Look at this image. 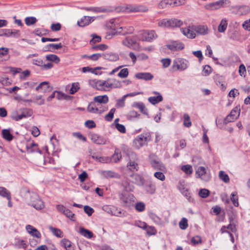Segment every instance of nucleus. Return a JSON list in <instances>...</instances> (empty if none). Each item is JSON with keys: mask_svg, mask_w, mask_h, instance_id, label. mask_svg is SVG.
Returning a JSON list of instances; mask_svg holds the SVG:
<instances>
[{"mask_svg": "<svg viewBox=\"0 0 250 250\" xmlns=\"http://www.w3.org/2000/svg\"><path fill=\"white\" fill-rule=\"evenodd\" d=\"M132 106L139 108L143 114L148 115V110L143 103L135 102L132 104Z\"/></svg>", "mask_w": 250, "mask_h": 250, "instance_id": "obj_34", "label": "nucleus"}, {"mask_svg": "<svg viewBox=\"0 0 250 250\" xmlns=\"http://www.w3.org/2000/svg\"><path fill=\"white\" fill-rule=\"evenodd\" d=\"M21 196L27 204L36 210H40L44 208V203L40 196L35 192L30 191L26 188H23L21 191Z\"/></svg>", "mask_w": 250, "mask_h": 250, "instance_id": "obj_1", "label": "nucleus"}, {"mask_svg": "<svg viewBox=\"0 0 250 250\" xmlns=\"http://www.w3.org/2000/svg\"><path fill=\"white\" fill-rule=\"evenodd\" d=\"M47 61L54 62L56 63H58L60 61V58L55 54H49L45 56Z\"/></svg>", "mask_w": 250, "mask_h": 250, "instance_id": "obj_46", "label": "nucleus"}, {"mask_svg": "<svg viewBox=\"0 0 250 250\" xmlns=\"http://www.w3.org/2000/svg\"><path fill=\"white\" fill-rule=\"evenodd\" d=\"M189 66V62L185 59L177 58L173 61L172 68L175 71H184Z\"/></svg>", "mask_w": 250, "mask_h": 250, "instance_id": "obj_5", "label": "nucleus"}, {"mask_svg": "<svg viewBox=\"0 0 250 250\" xmlns=\"http://www.w3.org/2000/svg\"><path fill=\"white\" fill-rule=\"evenodd\" d=\"M183 125L186 127H189L192 125L190 117L187 113L183 115Z\"/></svg>", "mask_w": 250, "mask_h": 250, "instance_id": "obj_45", "label": "nucleus"}, {"mask_svg": "<svg viewBox=\"0 0 250 250\" xmlns=\"http://www.w3.org/2000/svg\"><path fill=\"white\" fill-rule=\"evenodd\" d=\"M2 135L3 138L8 141H11L13 138L12 134L10 132L9 129H4L2 130Z\"/></svg>", "mask_w": 250, "mask_h": 250, "instance_id": "obj_40", "label": "nucleus"}, {"mask_svg": "<svg viewBox=\"0 0 250 250\" xmlns=\"http://www.w3.org/2000/svg\"><path fill=\"white\" fill-rule=\"evenodd\" d=\"M125 98H124V96L121 99H118L116 101V107L117 108H122L125 106Z\"/></svg>", "mask_w": 250, "mask_h": 250, "instance_id": "obj_57", "label": "nucleus"}, {"mask_svg": "<svg viewBox=\"0 0 250 250\" xmlns=\"http://www.w3.org/2000/svg\"><path fill=\"white\" fill-rule=\"evenodd\" d=\"M95 20L94 17L83 16L80 20L78 21L77 24L80 27H84L89 25Z\"/></svg>", "mask_w": 250, "mask_h": 250, "instance_id": "obj_18", "label": "nucleus"}, {"mask_svg": "<svg viewBox=\"0 0 250 250\" xmlns=\"http://www.w3.org/2000/svg\"><path fill=\"white\" fill-rule=\"evenodd\" d=\"M51 89V88L50 87L49 83L47 82H43L41 83L36 88V90L37 91H41L43 92L49 91Z\"/></svg>", "mask_w": 250, "mask_h": 250, "instance_id": "obj_29", "label": "nucleus"}, {"mask_svg": "<svg viewBox=\"0 0 250 250\" xmlns=\"http://www.w3.org/2000/svg\"><path fill=\"white\" fill-rule=\"evenodd\" d=\"M218 176L219 179L225 183H228L229 182L230 179L229 175L224 171H220L219 172Z\"/></svg>", "mask_w": 250, "mask_h": 250, "instance_id": "obj_44", "label": "nucleus"}, {"mask_svg": "<svg viewBox=\"0 0 250 250\" xmlns=\"http://www.w3.org/2000/svg\"><path fill=\"white\" fill-rule=\"evenodd\" d=\"M128 155L129 161L127 164V167L131 171L138 170V159L136 154L132 152H130Z\"/></svg>", "mask_w": 250, "mask_h": 250, "instance_id": "obj_8", "label": "nucleus"}, {"mask_svg": "<svg viewBox=\"0 0 250 250\" xmlns=\"http://www.w3.org/2000/svg\"><path fill=\"white\" fill-rule=\"evenodd\" d=\"M181 169L186 174H190L193 172L191 166L189 165H184L182 167Z\"/></svg>", "mask_w": 250, "mask_h": 250, "instance_id": "obj_53", "label": "nucleus"}, {"mask_svg": "<svg viewBox=\"0 0 250 250\" xmlns=\"http://www.w3.org/2000/svg\"><path fill=\"white\" fill-rule=\"evenodd\" d=\"M158 25L162 28H170V19H163L159 20Z\"/></svg>", "mask_w": 250, "mask_h": 250, "instance_id": "obj_38", "label": "nucleus"}, {"mask_svg": "<svg viewBox=\"0 0 250 250\" xmlns=\"http://www.w3.org/2000/svg\"><path fill=\"white\" fill-rule=\"evenodd\" d=\"M121 153L118 149H116L114 154L111 157H110L111 159V162L112 161L115 163L119 162L121 160Z\"/></svg>", "mask_w": 250, "mask_h": 250, "instance_id": "obj_43", "label": "nucleus"}, {"mask_svg": "<svg viewBox=\"0 0 250 250\" xmlns=\"http://www.w3.org/2000/svg\"><path fill=\"white\" fill-rule=\"evenodd\" d=\"M0 196L7 198L11 196L10 192L8 190L5 188L0 187Z\"/></svg>", "mask_w": 250, "mask_h": 250, "instance_id": "obj_48", "label": "nucleus"}, {"mask_svg": "<svg viewBox=\"0 0 250 250\" xmlns=\"http://www.w3.org/2000/svg\"><path fill=\"white\" fill-rule=\"evenodd\" d=\"M195 29L196 34L200 35L205 36L208 34L209 32V29L208 26L205 25H195Z\"/></svg>", "mask_w": 250, "mask_h": 250, "instance_id": "obj_24", "label": "nucleus"}, {"mask_svg": "<svg viewBox=\"0 0 250 250\" xmlns=\"http://www.w3.org/2000/svg\"><path fill=\"white\" fill-rule=\"evenodd\" d=\"M116 111V109L115 108H111L109 113L107 114L105 117L104 119L106 121L110 122L112 120L114 117V114Z\"/></svg>", "mask_w": 250, "mask_h": 250, "instance_id": "obj_49", "label": "nucleus"}, {"mask_svg": "<svg viewBox=\"0 0 250 250\" xmlns=\"http://www.w3.org/2000/svg\"><path fill=\"white\" fill-rule=\"evenodd\" d=\"M197 177L204 182H208L211 178L210 174L208 172L206 168L201 166L198 167L196 171Z\"/></svg>", "mask_w": 250, "mask_h": 250, "instance_id": "obj_13", "label": "nucleus"}, {"mask_svg": "<svg viewBox=\"0 0 250 250\" xmlns=\"http://www.w3.org/2000/svg\"><path fill=\"white\" fill-rule=\"evenodd\" d=\"M100 173L103 177L106 178H120V177L118 173L111 170H103Z\"/></svg>", "mask_w": 250, "mask_h": 250, "instance_id": "obj_27", "label": "nucleus"}, {"mask_svg": "<svg viewBox=\"0 0 250 250\" xmlns=\"http://www.w3.org/2000/svg\"><path fill=\"white\" fill-rule=\"evenodd\" d=\"M102 209L105 212L116 216H120L122 213L120 209L111 205H104L102 207Z\"/></svg>", "mask_w": 250, "mask_h": 250, "instance_id": "obj_16", "label": "nucleus"}, {"mask_svg": "<svg viewBox=\"0 0 250 250\" xmlns=\"http://www.w3.org/2000/svg\"><path fill=\"white\" fill-rule=\"evenodd\" d=\"M145 189L147 193L154 194L156 190L155 184L152 180L149 181L148 183L145 185Z\"/></svg>", "mask_w": 250, "mask_h": 250, "instance_id": "obj_22", "label": "nucleus"}, {"mask_svg": "<svg viewBox=\"0 0 250 250\" xmlns=\"http://www.w3.org/2000/svg\"><path fill=\"white\" fill-rule=\"evenodd\" d=\"M63 214L71 220L74 221V214L69 209H66Z\"/></svg>", "mask_w": 250, "mask_h": 250, "instance_id": "obj_64", "label": "nucleus"}, {"mask_svg": "<svg viewBox=\"0 0 250 250\" xmlns=\"http://www.w3.org/2000/svg\"><path fill=\"white\" fill-rule=\"evenodd\" d=\"M183 21L178 19H170V28H175L180 27L183 24Z\"/></svg>", "mask_w": 250, "mask_h": 250, "instance_id": "obj_39", "label": "nucleus"}, {"mask_svg": "<svg viewBox=\"0 0 250 250\" xmlns=\"http://www.w3.org/2000/svg\"><path fill=\"white\" fill-rule=\"evenodd\" d=\"M237 193L236 192H233L231 194V201H232L233 204L235 207H238L239 206V203L238 201V196L237 195Z\"/></svg>", "mask_w": 250, "mask_h": 250, "instance_id": "obj_52", "label": "nucleus"}, {"mask_svg": "<svg viewBox=\"0 0 250 250\" xmlns=\"http://www.w3.org/2000/svg\"><path fill=\"white\" fill-rule=\"evenodd\" d=\"M228 26L227 21L224 19L221 21L219 25L218 26V31L220 33H223L225 31Z\"/></svg>", "mask_w": 250, "mask_h": 250, "instance_id": "obj_41", "label": "nucleus"}, {"mask_svg": "<svg viewBox=\"0 0 250 250\" xmlns=\"http://www.w3.org/2000/svg\"><path fill=\"white\" fill-rule=\"evenodd\" d=\"M179 227L182 229H186L188 227V220L183 218L179 223Z\"/></svg>", "mask_w": 250, "mask_h": 250, "instance_id": "obj_58", "label": "nucleus"}, {"mask_svg": "<svg viewBox=\"0 0 250 250\" xmlns=\"http://www.w3.org/2000/svg\"><path fill=\"white\" fill-rule=\"evenodd\" d=\"M103 58L106 60L115 62L119 59V56L117 53L113 52H106L103 54Z\"/></svg>", "mask_w": 250, "mask_h": 250, "instance_id": "obj_25", "label": "nucleus"}, {"mask_svg": "<svg viewBox=\"0 0 250 250\" xmlns=\"http://www.w3.org/2000/svg\"><path fill=\"white\" fill-rule=\"evenodd\" d=\"M129 74L128 69L126 68L122 69L118 74V76L121 78H126Z\"/></svg>", "mask_w": 250, "mask_h": 250, "instance_id": "obj_56", "label": "nucleus"}, {"mask_svg": "<svg viewBox=\"0 0 250 250\" xmlns=\"http://www.w3.org/2000/svg\"><path fill=\"white\" fill-rule=\"evenodd\" d=\"M236 11V14L240 15H246L250 12V7L248 5L235 6L232 7Z\"/></svg>", "mask_w": 250, "mask_h": 250, "instance_id": "obj_21", "label": "nucleus"}, {"mask_svg": "<svg viewBox=\"0 0 250 250\" xmlns=\"http://www.w3.org/2000/svg\"><path fill=\"white\" fill-rule=\"evenodd\" d=\"M37 19L35 17H27L25 19V22L27 25H31L36 23Z\"/></svg>", "mask_w": 250, "mask_h": 250, "instance_id": "obj_62", "label": "nucleus"}, {"mask_svg": "<svg viewBox=\"0 0 250 250\" xmlns=\"http://www.w3.org/2000/svg\"><path fill=\"white\" fill-rule=\"evenodd\" d=\"M138 35L132 37H127L122 41V44L131 49H135L139 46L137 42Z\"/></svg>", "mask_w": 250, "mask_h": 250, "instance_id": "obj_10", "label": "nucleus"}, {"mask_svg": "<svg viewBox=\"0 0 250 250\" xmlns=\"http://www.w3.org/2000/svg\"><path fill=\"white\" fill-rule=\"evenodd\" d=\"M167 47L172 51H180L184 49L185 44L179 41L171 40L166 45Z\"/></svg>", "mask_w": 250, "mask_h": 250, "instance_id": "obj_14", "label": "nucleus"}, {"mask_svg": "<svg viewBox=\"0 0 250 250\" xmlns=\"http://www.w3.org/2000/svg\"><path fill=\"white\" fill-rule=\"evenodd\" d=\"M79 232L82 235L88 239L91 238L93 236V234L91 231L88 229H85L82 227H80Z\"/></svg>", "mask_w": 250, "mask_h": 250, "instance_id": "obj_35", "label": "nucleus"}, {"mask_svg": "<svg viewBox=\"0 0 250 250\" xmlns=\"http://www.w3.org/2000/svg\"><path fill=\"white\" fill-rule=\"evenodd\" d=\"M154 176L157 179L164 181L165 180L166 177L162 171H158L154 173Z\"/></svg>", "mask_w": 250, "mask_h": 250, "instance_id": "obj_61", "label": "nucleus"}, {"mask_svg": "<svg viewBox=\"0 0 250 250\" xmlns=\"http://www.w3.org/2000/svg\"><path fill=\"white\" fill-rule=\"evenodd\" d=\"M181 193L184 196L188 202L193 203L194 202V198L192 197L188 190L183 188L180 190Z\"/></svg>", "mask_w": 250, "mask_h": 250, "instance_id": "obj_37", "label": "nucleus"}, {"mask_svg": "<svg viewBox=\"0 0 250 250\" xmlns=\"http://www.w3.org/2000/svg\"><path fill=\"white\" fill-rule=\"evenodd\" d=\"M26 230L28 233L31 236L37 238H40L42 236L41 233L36 229L30 225H28L26 226Z\"/></svg>", "mask_w": 250, "mask_h": 250, "instance_id": "obj_23", "label": "nucleus"}, {"mask_svg": "<svg viewBox=\"0 0 250 250\" xmlns=\"http://www.w3.org/2000/svg\"><path fill=\"white\" fill-rule=\"evenodd\" d=\"M147 10L146 7H144L141 6L128 5L126 6L125 8V10L127 12H146Z\"/></svg>", "mask_w": 250, "mask_h": 250, "instance_id": "obj_26", "label": "nucleus"}, {"mask_svg": "<svg viewBox=\"0 0 250 250\" xmlns=\"http://www.w3.org/2000/svg\"><path fill=\"white\" fill-rule=\"evenodd\" d=\"M121 185L126 191H132L134 189V186L131 185L126 181H123Z\"/></svg>", "mask_w": 250, "mask_h": 250, "instance_id": "obj_47", "label": "nucleus"}, {"mask_svg": "<svg viewBox=\"0 0 250 250\" xmlns=\"http://www.w3.org/2000/svg\"><path fill=\"white\" fill-rule=\"evenodd\" d=\"M134 77L139 80L150 81L153 79V75L149 72H139L135 74Z\"/></svg>", "mask_w": 250, "mask_h": 250, "instance_id": "obj_19", "label": "nucleus"}, {"mask_svg": "<svg viewBox=\"0 0 250 250\" xmlns=\"http://www.w3.org/2000/svg\"><path fill=\"white\" fill-rule=\"evenodd\" d=\"M111 89L121 88L122 86L121 83L116 79H113L111 80Z\"/></svg>", "mask_w": 250, "mask_h": 250, "instance_id": "obj_59", "label": "nucleus"}, {"mask_svg": "<svg viewBox=\"0 0 250 250\" xmlns=\"http://www.w3.org/2000/svg\"><path fill=\"white\" fill-rule=\"evenodd\" d=\"M240 113V107L239 105L236 106L231 110L229 114L225 119L224 123L225 124H227L229 122L234 121L239 117Z\"/></svg>", "mask_w": 250, "mask_h": 250, "instance_id": "obj_12", "label": "nucleus"}, {"mask_svg": "<svg viewBox=\"0 0 250 250\" xmlns=\"http://www.w3.org/2000/svg\"><path fill=\"white\" fill-rule=\"evenodd\" d=\"M119 198L123 206L129 207L135 202V197L132 194L124 192L119 195Z\"/></svg>", "mask_w": 250, "mask_h": 250, "instance_id": "obj_9", "label": "nucleus"}, {"mask_svg": "<svg viewBox=\"0 0 250 250\" xmlns=\"http://www.w3.org/2000/svg\"><path fill=\"white\" fill-rule=\"evenodd\" d=\"M144 229L146 230V233L148 235H155L156 233V230L153 226H148L146 225V227Z\"/></svg>", "mask_w": 250, "mask_h": 250, "instance_id": "obj_55", "label": "nucleus"}, {"mask_svg": "<svg viewBox=\"0 0 250 250\" xmlns=\"http://www.w3.org/2000/svg\"><path fill=\"white\" fill-rule=\"evenodd\" d=\"M209 193L210 191L208 189L202 188L199 190L198 195L201 198H206L209 196Z\"/></svg>", "mask_w": 250, "mask_h": 250, "instance_id": "obj_50", "label": "nucleus"}, {"mask_svg": "<svg viewBox=\"0 0 250 250\" xmlns=\"http://www.w3.org/2000/svg\"><path fill=\"white\" fill-rule=\"evenodd\" d=\"M114 22V20H111L110 21L111 25H109L110 27L115 31L113 33L114 35L118 34L125 35L132 34L133 32L134 28L132 26L119 27V26L116 25Z\"/></svg>", "mask_w": 250, "mask_h": 250, "instance_id": "obj_2", "label": "nucleus"}, {"mask_svg": "<svg viewBox=\"0 0 250 250\" xmlns=\"http://www.w3.org/2000/svg\"><path fill=\"white\" fill-rule=\"evenodd\" d=\"M132 183L139 186H143L145 184V179L143 177L137 173L133 174L130 176Z\"/></svg>", "mask_w": 250, "mask_h": 250, "instance_id": "obj_17", "label": "nucleus"}, {"mask_svg": "<svg viewBox=\"0 0 250 250\" xmlns=\"http://www.w3.org/2000/svg\"><path fill=\"white\" fill-rule=\"evenodd\" d=\"M157 38L154 30H143L139 32L138 40L143 42H151Z\"/></svg>", "mask_w": 250, "mask_h": 250, "instance_id": "obj_4", "label": "nucleus"}, {"mask_svg": "<svg viewBox=\"0 0 250 250\" xmlns=\"http://www.w3.org/2000/svg\"><path fill=\"white\" fill-rule=\"evenodd\" d=\"M149 162L151 166L154 169L159 170L161 171H166V167L155 155L151 154L149 155Z\"/></svg>", "mask_w": 250, "mask_h": 250, "instance_id": "obj_7", "label": "nucleus"}, {"mask_svg": "<svg viewBox=\"0 0 250 250\" xmlns=\"http://www.w3.org/2000/svg\"><path fill=\"white\" fill-rule=\"evenodd\" d=\"M90 139L93 142L98 145H105L106 143L104 139L96 134H91Z\"/></svg>", "mask_w": 250, "mask_h": 250, "instance_id": "obj_28", "label": "nucleus"}, {"mask_svg": "<svg viewBox=\"0 0 250 250\" xmlns=\"http://www.w3.org/2000/svg\"><path fill=\"white\" fill-rule=\"evenodd\" d=\"M15 245L16 247L19 249H25L27 246L26 243L24 240H18L15 243Z\"/></svg>", "mask_w": 250, "mask_h": 250, "instance_id": "obj_51", "label": "nucleus"}, {"mask_svg": "<svg viewBox=\"0 0 250 250\" xmlns=\"http://www.w3.org/2000/svg\"><path fill=\"white\" fill-rule=\"evenodd\" d=\"M94 102L100 104H105L108 102V97L106 95L95 96Z\"/></svg>", "mask_w": 250, "mask_h": 250, "instance_id": "obj_32", "label": "nucleus"}, {"mask_svg": "<svg viewBox=\"0 0 250 250\" xmlns=\"http://www.w3.org/2000/svg\"><path fill=\"white\" fill-rule=\"evenodd\" d=\"M34 102L38 105H42L44 104V99L41 95H36L34 98Z\"/></svg>", "mask_w": 250, "mask_h": 250, "instance_id": "obj_54", "label": "nucleus"}, {"mask_svg": "<svg viewBox=\"0 0 250 250\" xmlns=\"http://www.w3.org/2000/svg\"><path fill=\"white\" fill-rule=\"evenodd\" d=\"M230 0H219L206 5L205 8L208 10H217L221 8L228 7L230 4Z\"/></svg>", "mask_w": 250, "mask_h": 250, "instance_id": "obj_6", "label": "nucleus"}, {"mask_svg": "<svg viewBox=\"0 0 250 250\" xmlns=\"http://www.w3.org/2000/svg\"><path fill=\"white\" fill-rule=\"evenodd\" d=\"M180 30L182 34L188 39H193L196 37L195 25H194L182 28Z\"/></svg>", "mask_w": 250, "mask_h": 250, "instance_id": "obj_15", "label": "nucleus"}, {"mask_svg": "<svg viewBox=\"0 0 250 250\" xmlns=\"http://www.w3.org/2000/svg\"><path fill=\"white\" fill-rule=\"evenodd\" d=\"M149 217L156 224L161 227L164 226V222L156 214L151 212L149 214Z\"/></svg>", "mask_w": 250, "mask_h": 250, "instance_id": "obj_31", "label": "nucleus"}, {"mask_svg": "<svg viewBox=\"0 0 250 250\" xmlns=\"http://www.w3.org/2000/svg\"><path fill=\"white\" fill-rule=\"evenodd\" d=\"M79 83H73L69 92L71 94H74L79 90Z\"/></svg>", "mask_w": 250, "mask_h": 250, "instance_id": "obj_63", "label": "nucleus"}, {"mask_svg": "<svg viewBox=\"0 0 250 250\" xmlns=\"http://www.w3.org/2000/svg\"><path fill=\"white\" fill-rule=\"evenodd\" d=\"M154 93L156 94V96H151L148 98V101L152 104H157L163 100V97L159 92H154Z\"/></svg>", "mask_w": 250, "mask_h": 250, "instance_id": "obj_30", "label": "nucleus"}, {"mask_svg": "<svg viewBox=\"0 0 250 250\" xmlns=\"http://www.w3.org/2000/svg\"><path fill=\"white\" fill-rule=\"evenodd\" d=\"M89 83L92 87L99 90H104V83L103 80L96 79L90 80L89 81Z\"/></svg>", "mask_w": 250, "mask_h": 250, "instance_id": "obj_20", "label": "nucleus"}, {"mask_svg": "<svg viewBox=\"0 0 250 250\" xmlns=\"http://www.w3.org/2000/svg\"><path fill=\"white\" fill-rule=\"evenodd\" d=\"M107 109L108 108L107 107L100 106L99 104L96 105L94 102L89 103L87 107L88 112L98 114H101L103 112L107 111Z\"/></svg>", "mask_w": 250, "mask_h": 250, "instance_id": "obj_11", "label": "nucleus"}, {"mask_svg": "<svg viewBox=\"0 0 250 250\" xmlns=\"http://www.w3.org/2000/svg\"><path fill=\"white\" fill-rule=\"evenodd\" d=\"M83 9L88 11H91L95 13H101V12H107L109 11L106 8L98 7H83Z\"/></svg>", "mask_w": 250, "mask_h": 250, "instance_id": "obj_33", "label": "nucleus"}, {"mask_svg": "<svg viewBox=\"0 0 250 250\" xmlns=\"http://www.w3.org/2000/svg\"><path fill=\"white\" fill-rule=\"evenodd\" d=\"M140 115L135 110L130 111L126 115V119L131 121L139 119Z\"/></svg>", "mask_w": 250, "mask_h": 250, "instance_id": "obj_36", "label": "nucleus"}, {"mask_svg": "<svg viewBox=\"0 0 250 250\" xmlns=\"http://www.w3.org/2000/svg\"><path fill=\"white\" fill-rule=\"evenodd\" d=\"M151 140L150 133L146 132L137 136L133 141L134 146L137 149H139L143 146L147 144Z\"/></svg>", "mask_w": 250, "mask_h": 250, "instance_id": "obj_3", "label": "nucleus"}, {"mask_svg": "<svg viewBox=\"0 0 250 250\" xmlns=\"http://www.w3.org/2000/svg\"><path fill=\"white\" fill-rule=\"evenodd\" d=\"M49 230L52 232L54 235L59 238H62L63 235V232L62 231L57 228H53L52 226L49 227Z\"/></svg>", "mask_w": 250, "mask_h": 250, "instance_id": "obj_42", "label": "nucleus"}, {"mask_svg": "<svg viewBox=\"0 0 250 250\" xmlns=\"http://www.w3.org/2000/svg\"><path fill=\"white\" fill-rule=\"evenodd\" d=\"M10 37H12L18 38L21 36V32L20 30L17 29H9Z\"/></svg>", "mask_w": 250, "mask_h": 250, "instance_id": "obj_60", "label": "nucleus"}]
</instances>
